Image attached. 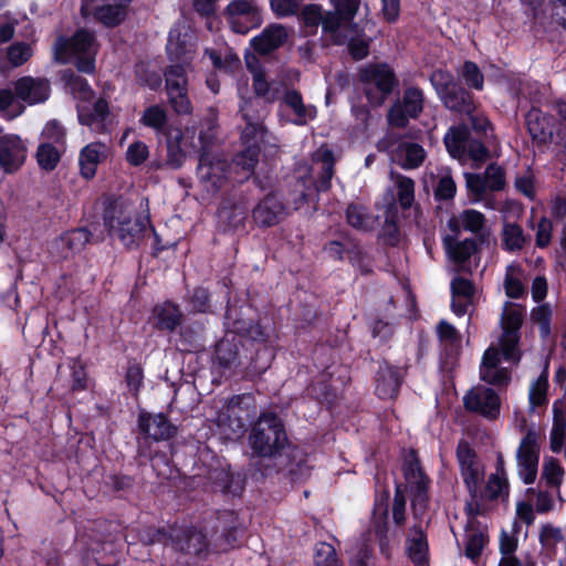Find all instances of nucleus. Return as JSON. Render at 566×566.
<instances>
[{"label": "nucleus", "mask_w": 566, "mask_h": 566, "mask_svg": "<svg viewBox=\"0 0 566 566\" xmlns=\"http://www.w3.org/2000/svg\"><path fill=\"white\" fill-rule=\"evenodd\" d=\"M566 436V417L563 410L558 407V401L553 405V427L551 430V450L554 453H559L563 449Z\"/></svg>", "instance_id": "obj_36"}, {"label": "nucleus", "mask_w": 566, "mask_h": 566, "mask_svg": "<svg viewBox=\"0 0 566 566\" xmlns=\"http://www.w3.org/2000/svg\"><path fill=\"white\" fill-rule=\"evenodd\" d=\"M462 227L472 233H479L485 223V217L482 212L474 209H467L461 214Z\"/></svg>", "instance_id": "obj_60"}, {"label": "nucleus", "mask_w": 566, "mask_h": 566, "mask_svg": "<svg viewBox=\"0 0 566 566\" xmlns=\"http://www.w3.org/2000/svg\"><path fill=\"white\" fill-rule=\"evenodd\" d=\"M501 238L502 248L507 252L520 251L527 242L523 228L516 222H504Z\"/></svg>", "instance_id": "obj_34"}, {"label": "nucleus", "mask_w": 566, "mask_h": 566, "mask_svg": "<svg viewBox=\"0 0 566 566\" xmlns=\"http://www.w3.org/2000/svg\"><path fill=\"white\" fill-rule=\"evenodd\" d=\"M245 63L253 74V85L256 94L266 96L269 99H279L276 96L279 90L275 87V83L266 80L265 74L258 66V59L254 55H248Z\"/></svg>", "instance_id": "obj_33"}, {"label": "nucleus", "mask_w": 566, "mask_h": 566, "mask_svg": "<svg viewBox=\"0 0 566 566\" xmlns=\"http://www.w3.org/2000/svg\"><path fill=\"white\" fill-rule=\"evenodd\" d=\"M88 241L90 233L86 229H74L56 238L51 243L50 251L59 259H67L82 251Z\"/></svg>", "instance_id": "obj_21"}, {"label": "nucleus", "mask_w": 566, "mask_h": 566, "mask_svg": "<svg viewBox=\"0 0 566 566\" xmlns=\"http://www.w3.org/2000/svg\"><path fill=\"white\" fill-rule=\"evenodd\" d=\"M406 505L405 488L401 483H396L392 502V520L398 527H402L406 524Z\"/></svg>", "instance_id": "obj_52"}, {"label": "nucleus", "mask_w": 566, "mask_h": 566, "mask_svg": "<svg viewBox=\"0 0 566 566\" xmlns=\"http://www.w3.org/2000/svg\"><path fill=\"white\" fill-rule=\"evenodd\" d=\"M140 122L147 127H150L155 130H160L166 125L167 114L165 109L158 105L149 106L145 109Z\"/></svg>", "instance_id": "obj_53"}, {"label": "nucleus", "mask_w": 566, "mask_h": 566, "mask_svg": "<svg viewBox=\"0 0 566 566\" xmlns=\"http://www.w3.org/2000/svg\"><path fill=\"white\" fill-rule=\"evenodd\" d=\"M521 334H506L502 333L500 337L501 355L504 360L511 363H518L521 359V352L518 349V343Z\"/></svg>", "instance_id": "obj_46"}, {"label": "nucleus", "mask_w": 566, "mask_h": 566, "mask_svg": "<svg viewBox=\"0 0 566 566\" xmlns=\"http://www.w3.org/2000/svg\"><path fill=\"white\" fill-rule=\"evenodd\" d=\"M104 222L109 233L130 248L144 238L148 219L136 213L135 207L125 199L112 201L104 212Z\"/></svg>", "instance_id": "obj_1"}, {"label": "nucleus", "mask_w": 566, "mask_h": 566, "mask_svg": "<svg viewBox=\"0 0 566 566\" xmlns=\"http://www.w3.org/2000/svg\"><path fill=\"white\" fill-rule=\"evenodd\" d=\"M285 474L292 482H297L310 474L307 454L298 447L293 446L285 436Z\"/></svg>", "instance_id": "obj_26"}, {"label": "nucleus", "mask_w": 566, "mask_h": 566, "mask_svg": "<svg viewBox=\"0 0 566 566\" xmlns=\"http://www.w3.org/2000/svg\"><path fill=\"white\" fill-rule=\"evenodd\" d=\"M465 115L469 117L470 132L473 130L478 137L484 138L486 142H494L496 139L494 127L485 115L476 113V109Z\"/></svg>", "instance_id": "obj_43"}, {"label": "nucleus", "mask_w": 566, "mask_h": 566, "mask_svg": "<svg viewBox=\"0 0 566 566\" xmlns=\"http://www.w3.org/2000/svg\"><path fill=\"white\" fill-rule=\"evenodd\" d=\"M482 381L499 388L506 387L511 381V371L506 367L480 368Z\"/></svg>", "instance_id": "obj_50"}, {"label": "nucleus", "mask_w": 566, "mask_h": 566, "mask_svg": "<svg viewBox=\"0 0 566 566\" xmlns=\"http://www.w3.org/2000/svg\"><path fill=\"white\" fill-rule=\"evenodd\" d=\"M553 311L548 303H543L533 307L531 311V319L538 326L539 336L545 339L552 333Z\"/></svg>", "instance_id": "obj_41"}, {"label": "nucleus", "mask_w": 566, "mask_h": 566, "mask_svg": "<svg viewBox=\"0 0 566 566\" xmlns=\"http://www.w3.org/2000/svg\"><path fill=\"white\" fill-rule=\"evenodd\" d=\"M484 178L488 180V189L491 191H501L505 187V170L496 164H490L486 167Z\"/></svg>", "instance_id": "obj_59"}, {"label": "nucleus", "mask_w": 566, "mask_h": 566, "mask_svg": "<svg viewBox=\"0 0 566 566\" xmlns=\"http://www.w3.org/2000/svg\"><path fill=\"white\" fill-rule=\"evenodd\" d=\"M548 377L547 374L543 373L532 385L530 390V403L533 407H542L547 402Z\"/></svg>", "instance_id": "obj_57"}, {"label": "nucleus", "mask_w": 566, "mask_h": 566, "mask_svg": "<svg viewBox=\"0 0 566 566\" xmlns=\"http://www.w3.org/2000/svg\"><path fill=\"white\" fill-rule=\"evenodd\" d=\"M224 17L231 30L239 34H247L263 22L261 10L252 0L231 1L224 10Z\"/></svg>", "instance_id": "obj_13"}, {"label": "nucleus", "mask_w": 566, "mask_h": 566, "mask_svg": "<svg viewBox=\"0 0 566 566\" xmlns=\"http://www.w3.org/2000/svg\"><path fill=\"white\" fill-rule=\"evenodd\" d=\"M406 371L384 359L375 373V395L380 400H396L405 381Z\"/></svg>", "instance_id": "obj_16"}, {"label": "nucleus", "mask_w": 566, "mask_h": 566, "mask_svg": "<svg viewBox=\"0 0 566 566\" xmlns=\"http://www.w3.org/2000/svg\"><path fill=\"white\" fill-rule=\"evenodd\" d=\"M206 127L207 129L201 130L199 135L201 154L197 170L200 180L207 184V189L216 190L221 187L222 181L227 178L228 165L226 160L208 151V147L216 137L217 120L214 116L206 120Z\"/></svg>", "instance_id": "obj_6"}, {"label": "nucleus", "mask_w": 566, "mask_h": 566, "mask_svg": "<svg viewBox=\"0 0 566 566\" xmlns=\"http://www.w3.org/2000/svg\"><path fill=\"white\" fill-rule=\"evenodd\" d=\"M471 137L470 128L467 124L451 126L444 137L443 143L449 155L458 160L467 159V145Z\"/></svg>", "instance_id": "obj_27"}, {"label": "nucleus", "mask_w": 566, "mask_h": 566, "mask_svg": "<svg viewBox=\"0 0 566 566\" xmlns=\"http://www.w3.org/2000/svg\"><path fill=\"white\" fill-rule=\"evenodd\" d=\"M285 107L291 114L285 112V122L297 126H304L316 117V107L312 104L305 105L302 94L296 90L285 87Z\"/></svg>", "instance_id": "obj_22"}, {"label": "nucleus", "mask_w": 566, "mask_h": 566, "mask_svg": "<svg viewBox=\"0 0 566 566\" xmlns=\"http://www.w3.org/2000/svg\"><path fill=\"white\" fill-rule=\"evenodd\" d=\"M345 20L334 10L322 15V29L324 33L333 36L336 44L342 45L346 42L347 35L343 34L339 29L344 27Z\"/></svg>", "instance_id": "obj_40"}, {"label": "nucleus", "mask_w": 566, "mask_h": 566, "mask_svg": "<svg viewBox=\"0 0 566 566\" xmlns=\"http://www.w3.org/2000/svg\"><path fill=\"white\" fill-rule=\"evenodd\" d=\"M25 112V105L18 99L15 90H0V117L6 120H13Z\"/></svg>", "instance_id": "obj_35"}, {"label": "nucleus", "mask_w": 566, "mask_h": 566, "mask_svg": "<svg viewBox=\"0 0 566 566\" xmlns=\"http://www.w3.org/2000/svg\"><path fill=\"white\" fill-rule=\"evenodd\" d=\"M323 252L333 261L347 259L352 263L357 261L361 254L359 245L352 240H331L323 245Z\"/></svg>", "instance_id": "obj_30"}, {"label": "nucleus", "mask_w": 566, "mask_h": 566, "mask_svg": "<svg viewBox=\"0 0 566 566\" xmlns=\"http://www.w3.org/2000/svg\"><path fill=\"white\" fill-rule=\"evenodd\" d=\"M108 116V103L103 98H98L92 109H85L84 107L78 109L80 123L90 126L92 130L98 133L106 130Z\"/></svg>", "instance_id": "obj_28"}, {"label": "nucleus", "mask_w": 566, "mask_h": 566, "mask_svg": "<svg viewBox=\"0 0 566 566\" xmlns=\"http://www.w3.org/2000/svg\"><path fill=\"white\" fill-rule=\"evenodd\" d=\"M429 81L446 108L459 114H470L475 111L476 105L472 92L457 81L449 70L432 71Z\"/></svg>", "instance_id": "obj_3"}, {"label": "nucleus", "mask_w": 566, "mask_h": 566, "mask_svg": "<svg viewBox=\"0 0 566 566\" xmlns=\"http://www.w3.org/2000/svg\"><path fill=\"white\" fill-rule=\"evenodd\" d=\"M153 315L155 318V326L161 331L172 332L177 326L180 325L182 319V313L179 307L170 302H165L157 305Z\"/></svg>", "instance_id": "obj_31"}, {"label": "nucleus", "mask_w": 566, "mask_h": 566, "mask_svg": "<svg viewBox=\"0 0 566 566\" xmlns=\"http://www.w3.org/2000/svg\"><path fill=\"white\" fill-rule=\"evenodd\" d=\"M253 219L256 223L264 227H270L277 222V211L273 209V198L266 197L255 207Z\"/></svg>", "instance_id": "obj_49"}, {"label": "nucleus", "mask_w": 566, "mask_h": 566, "mask_svg": "<svg viewBox=\"0 0 566 566\" xmlns=\"http://www.w3.org/2000/svg\"><path fill=\"white\" fill-rule=\"evenodd\" d=\"M138 424L140 431L155 441L167 440L176 432V428L163 413L140 412Z\"/></svg>", "instance_id": "obj_23"}, {"label": "nucleus", "mask_w": 566, "mask_h": 566, "mask_svg": "<svg viewBox=\"0 0 566 566\" xmlns=\"http://www.w3.org/2000/svg\"><path fill=\"white\" fill-rule=\"evenodd\" d=\"M405 147V164L403 166L409 169L418 168L422 165L426 158L423 147L417 143H406Z\"/></svg>", "instance_id": "obj_58"}, {"label": "nucleus", "mask_w": 566, "mask_h": 566, "mask_svg": "<svg viewBox=\"0 0 566 566\" xmlns=\"http://www.w3.org/2000/svg\"><path fill=\"white\" fill-rule=\"evenodd\" d=\"M359 81L371 107H380L399 86V78L386 62L369 63L359 70Z\"/></svg>", "instance_id": "obj_2"}, {"label": "nucleus", "mask_w": 566, "mask_h": 566, "mask_svg": "<svg viewBox=\"0 0 566 566\" xmlns=\"http://www.w3.org/2000/svg\"><path fill=\"white\" fill-rule=\"evenodd\" d=\"M41 135L44 143L62 146L66 134L64 127L56 119H52L45 124Z\"/></svg>", "instance_id": "obj_61"}, {"label": "nucleus", "mask_w": 566, "mask_h": 566, "mask_svg": "<svg viewBox=\"0 0 566 566\" xmlns=\"http://www.w3.org/2000/svg\"><path fill=\"white\" fill-rule=\"evenodd\" d=\"M398 202L403 210L410 209L415 201V181L407 176L397 177Z\"/></svg>", "instance_id": "obj_47"}, {"label": "nucleus", "mask_w": 566, "mask_h": 566, "mask_svg": "<svg viewBox=\"0 0 566 566\" xmlns=\"http://www.w3.org/2000/svg\"><path fill=\"white\" fill-rule=\"evenodd\" d=\"M167 52L172 63L165 72L167 93L188 90L187 71L193 59V45L187 44L186 41H180L179 34L170 31Z\"/></svg>", "instance_id": "obj_5"}, {"label": "nucleus", "mask_w": 566, "mask_h": 566, "mask_svg": "<svg viewBox=\"0 0 566 566\" xmlns=\"http://www.w3.org/2000/svg\"><path fill=\"white\" fill-rule=\"evenodd\" d=\"M376 488L371 510L370 523L376 538L379 542L380 549L389 544V499L390 490L387 485H379V475H375Z\"/></svg>", "instance_id": "obj_15"}, {"label": "nucleus", "mask_w": 566, "mask_h": 566, "mask_svg": "<svg viewBox=\"0 0 566 566\" xmlns=\"http://www.w3.org/2000/svg\"><path fill=\"white\" fill-rule=\"evenodd\" d=\"M457 193V185L451 176H442L436 188L434 199L437 201L452 200Z\"/></svg>", "instance_id": "obj_63"}, {"label": "nucleus", "mask_w": 566, "mask_h": 566, "mask_svg": "<svg viewBox=\"0 0 566 566\" xmlns=\"http://www.w3.org/2000/svg\"><path fill=\"white\" fill-rule=\"evenodd\" d=\"M426 96L421 87L408 86L402 96L394 101L387 112L388 125L394 128L405 129L410 119H418L424 109Z\"/></svg>", "instance_id": "obj_8"}, {"label": "nucleus", "mask_w": 566, "mask_h": 566, "mask_svg": "<svg viewBox=\"0 0 566 566\" xmlns=\"http://www.w3.org/2000/svg\"><path fill=\"white\" fill-rule=\"evenodd\" d=\"M564 469L559 461L555 458H548L543 465L542 476L545 479L548 486H558L562 483Z\"/></svg>", "instance_id": "obj_56"}, {"label": "nucleus", "mask_w": 566, "mask_h": 566, "mask_svg": "<svg viewBox=\"0 0 566 566\" xmlns=\"http://www.w3.org/2000/svg\"><path fill=\"white\" fill-rule=\"evenodd\" d=\"M486 144H492V142H486L484 138L480 137H470L467 145V158L478 163L486 161L490 157V150Z\"/></svg>", "instance_id": "obj_55"}, {"label": "nucleus", "mask_w": 566, "mask_h": 566, "mask_svg": "<svg viewBox=\"0 0 566 566\" xmlns=\"http://www.w3.org/2000/svg\"><path fill=\"white\" fill-rule=\"evenodd\" d=\"M33 54L30 44L24 42H15L7 50V57L12 66H20L24 64Z\"/></svg>", "instance_id": "obj_54"}, {"label": "nucleus", "mask_w": 566, "mask_h": 566, "mask_svg": "<svg viewBox=\"0 0 566 566\" xmlns=\"http://www.w3.org/2000/svg\"><path fill=\"white\" fill-rule=\"evenodd\" d=\"M60 145H54L51 143H41L36 150V161L39 166L46 170H53L60 159H61V150L59 149Z\"/></svg>", "instance_id": "obj_42"}, {"label": "nucleus", "mask_w": 566, "mask_h": 566, "mask_svg": "<svg viewBox=\"0 0 566 566\" xmlns=\"http://www.w3.org/2000/svg\"><path fill=\"white\" fill-rule=\"evenodd\" d=\"M55 57L62 63L75 61L76 67L83 73L95 71L97 44L93 33L78 30L70 39L59 38L54 45Z\"/></svg>", "instance_id": "obj_4"}, {"label": "nucleus", "mask_w": 566, "mask_h": 566, "mask_svg": "<svg viewBox=\"0 0 566 566\" xmlns=\"http://www.w3.org/2000/svg\"><path fill=\"white\" fill-rule=\"evenodd\" d=\"M282 428V421L276 415L264 412L254 423L250 434L254 452L262 457L274 455L280 450Z\"/></svg>", "instance_id": "obj_10"}, {"label": "nucleus", "mask_w": 566, "mask_h": 566, "mask_svg": "<svg viewBox=\"0 0 566 566\" xmlns=\"http://www.w3.org/2000/svg\"><path fill=\"white\" fill-rule=\"evenodd\" d=\"M108 155V147L104 143L94 142L82 148L78 156L80 174L85 179L96 175L97 167Z\"/></svg>", "instance_id": "obj_24"}, {"label": "nucleus", "mask_w": 566, "mask_h": 566, "mask_svg": "<svg viewBox=\"0 0 566 566\" xmlns=\"http://www.w3.org/2000/svg\"><path fill=\"white\" fill-rule=\"evenodd\" d=\"M248 103L241 107L240 112L247 125L242 133V139L247 145L245 149L238 154L233 160L235 167H240L247 178L250 176L259 161L260 143L263 142L264 132L263 126L259 122H253L247 111Z\"/></svg>", "instance_id": "obj_11"}, {"label": "nucleus", "mask_w": 566, "mask_h": 566, "mask_svg": "<svg viewBox=\"0 0 566 566\" xmlns=\"http://www.w3.org/2000/svg\"><path fill=\"white\" fill-rule=\"evenodd\" d=\"M334 168L331 166L322 167L316 180L297 179L295 190L289 193L285 199V214L290 211H300L304 206L315 203L318 199V192H326L332 188Z\"/></svg>", "instance_id": "obj_9"}, {"label": "nucleus", "mask_w": 566, "mask_h": 566, "mask_svg": "<svg viewBox=\"0 0 566 566\" xmlns=\"http://www.w3.org/2000/svg\"><path fill=\"white\" fill-rule=\"evenodd\" d=\"M523 311L516 304L506 302L501 316L502 333L506 334H521L523 324Z\"/></svg>", "instance_id": "obj_37"}, {"label": "nucleus", "mask_w": 566, "mask_h": 566, "mask_svg": "<svg viewBox=\"0 0 566 566\" xmlns=\"http://www.w3.org/2000/svg\"><path fill=\"white\" fill-rule=\"evenodd\" d=\"M96 19L106 27H115L119 24L126 17L125 6L106 4L99 7L95 11Z\"/></svg>", "instance_id": "obj_45"}, {"label": "nucleus", "mask_w": 566, "mask_h": 566, "mask_svg": "<svg viewBox=\"0 0 566 566\" xmlns=\"http://www.w3.org/2000/svg\"><path fill=\"white\" fill-rule=\"evenodd\" d=\"M475 293L474 284L471 280L462 276H455L451 281V294L453 298L463 297L470 301Z\"/></svg>", "instance_id": "obj_62"}, {"label": "nucleus", "mask_w": 566, "mask_h": 566, "mask_svg": "<svg viewBox=\"0 0 566 566\" xmlns=\"http://www.w3.org/2000/svg\"><path fill=\"white\" fill-rule=\"evenodd\" d=\"M485 497L489 501H495L499 497H509L510 485L507 478H501L499 474H491L484 489Z\"/></svg>", "instance_id": "obj_51"}, {"label": "nucleus", "mask_w": 566, "mask_h": 566, "mask_svg": "<svg viewBox=\"0 0 566 566\" xmlns=\"http://www.w3.org/2000/svg\"><path fill=\"white\" fill-rule=\"evenodd\" d=\"M28 146L15 134L0 136V167L6 174L17 172L25 163Z\"/></svg>", "instance_id": "obj_19"}, {"label": "nucleus", "mask_w": 566, "mask_h": 566, "mask_svg": "<svg viewBox=\"0 0 566 566\" xmlns=\"http://www.w3.org/2000/svg\"><path fill=\"white\" fill-rule=\"evenodd\" d=\"M458 73L469 90H483L484 75L475 62L470 60L464 61Z\"/></svg>", "instance_id": "obj_39"}, {"label": "nucleus", "mask_w": 566, "mask_h": 566, "mask_svg": "<svg viewBox=\"0 0 566 566\" xmlns=\"http://www.w3.org/2000/svg\"><path fill=\"white\" fill-rule=\"evenodd\" d=\"M463 406L469 412L495 420L500 415L501 398L493 388L484 387L479 391L471 389L463 397Z\"/></svg>", "instance_id": "obj_18"}, {"label": "nucleus", "mask_w": 566, "mask_h": 566, "mask_svg": "<svg viewBox=\"0 0 566 566\" xmlns=\"http://www.w3.org/2000/svg\"><path fill=\"white\" fill-rule=\"evenodd\" d=\"M518 475L524 484H533L536 480L539 444L537 442V433L530 429L522 438L516 453Z\"/></svg>", "instance_id": "obj_17"}, {"label": "nucleus", "mask_w": 566, "mask_h": 566, "mask_svg": "<svg viewBox=\"0 0 566 566\" xmlns=\"http://www.w3.org/2000/svg\"><path fill=\"white\" fill-rule=\"evenodd\" d=\"M527 132L534 143L537 145H546L552 140L553 128L551 117L543 113L539 108L532 107L526 114Z\"/></svg>", "instance_id": "obj_25"}, {"label": "nucleus", "mask_w": 566, "mask_h": 566, "mask_svg": "<svg viewBox=\"0 0 566 566\" xmlns=\"http://www.w3.org/2000/svg\"><path fill=\"white\" fill-rule=\"evenodd\" d=\"M457 460L460 467V473L463 483L470 494L471 499H479L481 496V482L483 473L478 465V454L470 443L462 439L457 447Z\"/></svg>", "instance_id": "obj_14"}, {"label": "nucleus", "mask_w": 566, "mask_h": 566, "mask_svg": "<svg viewBox=\"0 0 566 566\" xmlns=\"http://www.w3.org/2000/svg\"><path fill=\"white\" fill-rule=\"evenodd\" d=\"M314 564L315 566H342L335 547L326 542H319L315 545Z\"/></svg>", "instance_id": "obj_48"}, {"label": "nucleus", "mask_w": 566, "mask_h": 566, "mask_svg": "<svg viewBox=\"0 0 566 566\" xmlns=\"http://www.w3.org/2000/svg\"><path fill=\"white\" fill-rule=\"evenodd\" d=\"M444 243L448 256L458 265H463L470 261L471 256L478 251V243L472 238L457 241L447 237Z\"/></svg>", "instance_id": "obj_32"}, {"label": "nucleus", "mask_w": 566, "mask_h": 566, "mask_svg": "<svg viewBox=\"0 0 566 566\" xmlns=\"http://www.w3.org/2000/svg\"><path fill=\"white\" fill-rule=\"evenodd\" d=\"M283 43V27L271 24L266 27L259 35L250 40L251 46L259 54H270L279 49Z\"/></svg>", "instance_id": "obj_29"}, {"label": "nucleus", "mask_w": 566, "mask_h": 566, "mask_svg": "<svg viewBox=\"0 0 566 566\" xmlns=\"http://www.w3.org/2000/svg\"><path fill=\"white\" fill-rule=\"evenodd\" d=\"M347 41V50L354 61H361L369 55L370 40L353 36Z\"/></svg>", "instance_id": "obj_64"}, {"label": "nucleus", "mask_w": 566, "mask_h": 566, "mask_svg": "<svg viewBox=\"0 0 566 566\" xmlns=\"http://www.w3.org/2000/svg\"><path fill=\"white\" fill-rule=\"evenodd\" d=\"M156 537L157 542L186 554L199 555L208 547L206 535L192 527L172 526L168 533L158 531Z\"/></svg>", "instance_id": "obj_12"}, {"label": "nucleus", "mask_w": 566, "mask_h": 566, "mask_svg": "<svg viewBox=\"0 0 566 566\" xmlns=\"http://www.w3.org/2000/svg\"><path fill=\"white\" fill-rule=\"evenodd\" d=\"M15 95L25 106L44 103L51 92L50 82L42 77L22 76L13 83Z\"/></svg>", "instance_id": "obj_20"}, {"label": "nucleus", "mask_w": 566, "mask_h": 566, "mask_svg": "<svg viewBox=\"0 0 566 566\" xmlns=\"http://www.w3.org/2000/svg\"><path fill=\"white\" fill-rule=\"evenodd\" d=\"M216 359L224 368L232 367L238 359V345L235 338L221 339L216 346Z\"/></svg>", "instance_id": "obj_44"}, {"label": "nucleus", "mask_w": 566, "mask_h": 566, "mask_svg": "<svg viewBox=\"0 0 566 566\" xmlns=\"http://www.w3.org/2000/svg\"><path fill=\"white\" fill-rule=\"evenodd\" d=\"M428 551L427 535L422 530H419L417 537L407 541V553L415 565L424 566L428 564Z\"/></svg>", "instance_id": "obj_38"}, {"label": "nucleus", "mask_w": 566, "mask_h": 566, "mask_svg": "<svg viewBox=\"0 0 566 566\" xmlns=\"http://www.w3.org/2000/svg\"><path fill=\"white\" fill-rule=\"evenodd\" d=\"M402 474L409 484L411 506L415 514H422L429 506L431 480L424 472L416 449H410L402 463Z\"/></svg>", "instance_id": "obj_7"}]
</instances>
